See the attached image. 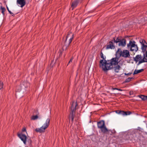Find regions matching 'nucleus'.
Masks as SVG:
<instances>
[{
  "instance_id": "1",
  "label": "nucleus",
  "mask_w": 147,
  "mask_h": 147,
  "mask_svg": "<svg viewBox=\"0 0 147 147\" xmlns=\"http://www.w3.org/2000/svg\"><path fill=\"white\" fill-rule=\"evenodd\" d=\"M140 42L141 44V49L142 52L143 53V58L141 55H138L135 57H134V61L136 63L139 61L138 65L143 62H147V43L146 41L143 39L140 40Z\"/></svg>"
},
{
  "instance_id": "2",
  "label": "nucleus",
  "mask_w": 147,
  "mask_h": 147,
  "mask_svg": "<svg viewBox=\"0 0 147 147\" xmlns=\"http://www.w3.org/2000/svg\"><path fill=\"white\" fill-rule=\"evenodd\" d=\"M118 60L119 59L117 57L113 58L110 60H105L104 62H103V60H100V67L104 71H107L113 69V66L118 64L119 63Z\"/></svg>"
},
{
  "instance_id": "3",
  "label": "nucleus",
  "mask_w": 147,
  "mask_h": 147,
  "mask_svg": "<svg viewBox=\"0 0 147 147\" xmlns=\"http://www.w3.org/2000/svg\"><path fill=\"white\" fill-rule=\"evenodd\" d=\"M74 34L71 32L68 33L66 37V40L65 42V45L63 47V50H66L69 45L72 41L73 38Z\"/></svg>"
},
{
  "instance_id": "4",
  "label": "nucleus",
  "mask_w": 147,
  "mask_h": 147,
  "mask_svg": "<svg viewBox=\"0 0 147 147\" xmlns=\"http://www.w3.org/2000/svg\"><path fill=\"white\" fill-rule=\"evenodd\" d=\"M50 119L49 118L47 119L45 123L40 128H36L35 131L36 132L42 133L45 131V129H47L49 125Z\"/></svg>"
},
{
  "instance_id": "5",
  "label": "nucleus",
  "mask_w": 147,
  "mask_h": 147,
  "mask_svg": "<svg viewBox=\"0 0 147 147\" xmlns=\"http://www.w3.org/2000/svg\"><path fill=\"white\" fill-rule=\"evenodd\" d=\"M136 42L134 41L130 40L127 45V48L129 49L131 51L136 52L138 50L137 45L135 44Z\"/></svg>"
},
{
  "instance_id": "6",
  "label": "nucleus",
  "mask_w": 147,
  "mask_h": 147,
  "mask_svg": "<svg viewBox=\"0 0 147 147\" xmlns=\"http://www.w3.org/2000/svg\"><path fill=\"white\" fill-rule=\"evenodd\" d=\"M97 123L98 128L100 129L101 131L103 133H105L109 131L105 125V122L104 121H100L98 122Z\"/></svg>"
},
{
  "instance_id": "7",
  "label": "nucleus",
  "mask_w": 147,
  "mask_h": 147,
  "mask_svg": "<svg viewBox=\"0 0 147 147\" xmlns=\"http://www.w3.org/2000/svg\"><path fill=\"white\" fill-rule=\"evenodd\" d=\"M18 136L23 142L24 144H26V141H27L29 146L31 145L32 140L31 139L27 138L26 136L25 135L23 134H18Z\"/></svg>"
},
{
  "instance_id": "8",
  "label": "nucleus",
  "mask_w": 147,
  "mask_h": 147,
  "mask_svg": "<svg viewBox=\"0 0 147 147\" xmlns=\"http://www.w3.org/2000/svg\"><path fill=\"white\" fill-rule=\"evenodd\" d=\"M120 55L126 58L129 57L130 56L129 51L127 50H124L122 51H121Z\"/></svg>"
},
{
  "instance_id": "9",
  "label": "nucleus",
  "mask_w": 147,
  "mask_h": 147,
  "mask_svg": "<svg viewBox=\"0 0 147 147\" xmlns=\"http://www.w3.org/2000/svg\"><path fill=\"white\" fill-rule=\"evenodd\" d=\"M77 105V104L76 101H72L71 103V111L75 112Z\"/></svg>"
},
{
  "instance_id": "10",
  "label": "nucleus",
  "mask_w": 147,
  "mask_h": 147,
  "mask_svg": "<svg viewBox=\"0 0 147 147\" xmlns=\"http://www.w3.org/2000/svg\"><path fill=\"white\" fill-rule=\"evenodd\" d=\"M122 64V62H120V61H119V63L117 65L114 67L115 72L116 73H118L119 72V70L120 69L121 67V66Z\"/></svg>"
},
{
  "instance_id": "11",
  "label": "nucleus",
  "mask_w": 147,
  "mask_h": 147,
  "mask_svg": "<svg viewBox=\"0 0 147 147\" xmlns=\"http://www.w3.org/2000/svg\"><path fill=\"white\" fill-rule=\"evenodd\" d=\"M17 4L21 7H22L26 4V1L24 0H17Z\"/></svg>"
},
{
  "instance_id": "12",
  "label": "nucleus",
  "mask_w": 147,
  "mask_h": 147,
  "mask_svg": "<svg viewBox=\"0 0 147 147\" xmlns=\"http://www.w3.org/2000/svg\"><path fill=\"white\" fill-rule=\"evenodd\" d=\"M115 48V46L113 45V41H110L109 43V44L107 45L106 47V49H114Z\"/></svg>"
},
{
  "instance_id": "13",
  "label": "nucleus",
  "mask_w": 147,
  "mask_h": 147,
  "mask_svg": "<svg viewBox=\"0 0 147 147\" xmlns=\"http://www.w3.org/2000/svg\"><path fill=\"white\" fill-rule=\"evenodd\" d=\"M79 1V0H75L72 2L71 5V7L72 8V10L77 6Z\"/></svg>"
},
{
  "instance_id": "14",
  "label": "nucleus",
  "mask_w": 147,
  "mask_h": 147,
  "mask_svg": "<svg viewBox=\"0 0 147 147\" xmlns=\"http://www.w3.org/2000/svg\"><path fill=\"white\" fill-rule=\"evenodd\" d=\"M126 44V40L125 39H122L119 41V45L124 47L125 46Z\"/></svg>"
},
{
  "instance_id": "15",
  "label": "nucleus",
  "mask_w": 147,
  "mask_h": 147,
  "mask_svg": "<svg viewBox=\"0 0 147 147\" xmlns=\"http://www.w3.org/2000/svg\"><path fill=\"white\" fill-rule=\"evenodd\" d=\"M118 113L123 115H130L131 114V112L130 111L125 112L123 111H120Z\"/></svg>"
},
{
  "instance_id": "16",
  "label": "nucleus",
  "mask_w": 147,
  "mask_h": 147,
  "mask_svg": "<svg viewBox=\"0 0 147 147\" xmlns=\"http://www.w3.org/2000/svg\"><path fill=\"white\" fill-rule=\"evenodd\" d=\"M75 112L74 111H71L70 113V115H69V118H71V121L73 122L74 121V118L75 117V115L74 114V113H75Z\"/></svg>"
},
{
  "instance_id": "17",
  "label": "nucleus",
  "mask_w": 147,
  "mask_h": 147,
  "mask_svg": "<svg viewBox=\"0 0 147 147\" xmlns=\"http://www.w3.org/2000/svg\"><path fill=\"white\" fill-rule=\"evenodd\" d=\"M139 97L141 98L143 100H147V96L142 95H139L138 96Z\"/></svg>"
},
{
  "instance_id": "18",
  "label": "nucleus",
  "mask_w": 147,
  "mask_h": 147,
  "mask_svg": "<svg viewBox=\"0 0 147 147\" xmlns=\"http://www.w3.org/2000/svg\"><path fill=\"white\" fill-rule=\"evenodd\" d=\"M143 69H140L138 70H135L134 71L133 73V74H137L139 73H140L144 71Z\"/></svg>"
},
{
  "instance_id": "19",
  "label": "nucleus",
  "mask_w": 147,
  "mask_h": 147,
  "mask_svg": "<svg viewBox=\"0 0 147 147\" xmlns=\"http://www.w3.org/2000/svg\"><path fill=\"white\" fill-rule=\"evenodd\" d=\"M121 39L118 38H117L116 40H115V38H113V40L114 42H115L117 43V42H119V41L121 40Z\"/></svg>"
},
{
  "instance_id": "20",
  "label": "nucleus",
  "mask_w": 147,
  "mask_h": 147,
  "mask_svg": "<svg viewBox=\"0 0 147 147\" xmlns=\"http://www.w3.org/2000/svg\"><path fill=\"white\" fill-rule=\"evenodd\" d=\"M100 56L101 58L102 59V60H103V61H104V60H105L106 57L104 56L102 52L100 53Z\"/></svg>"
},
{
  "instance_id": "21",
  "label": "nucleus",
  "mask_w": 147,
  "mask_h": 147,
  "mask_svg": "<svg viewBox=\"0 0 147 147\" xmlns=\"http://www.w3.org/2000/svg\"><path fill=\"white\" fill-rule=\"evenodd\" d=\"M38 117L37 115L32 116L31 117V119L33 120H35L37 119Z\"/></svg>"
},
{
  "instance_id": "22",
  "label": "nucleus",
  "mask_w": 147,
  "mask_h": 147,
  "mask_svg": "<svg viewBox=\"0 0 147 147\" xmlns=\"http://www.w3.org/2000/svg\"><path fill=\"white\" fill-rule=\"evenodd\" d=\"M133 78H128L125 80V82H130L131 81V79Z\"/></svg>"
},
{
  "instance_id": "23",
  "label": "nucleus",
  "mask_w": 147,
  "mask_h": 147,
  "mask_svg": "<svg viewBox=\"0 0 147 147\" xmlns=\"http://www.w3.org/2000/svg\"><path fill=\"white\" fill-rule=\"evenodd\" d=\"M3 82L0 80V90L3 88Z\"/></svg>"
},
{
  "instance_id": "24",
  "label": "nucleus",
  "mask_w": 147,
  "mask_h": 147,
  "mask_svg": "<svg viewBox=\"0 0 147 147\" xmlns=\"http://www.w3.org/2000/svg\"><path fill=\"white\" fill-rule=\"evenodd\" d=\"M29 85V84L28 83H26V82H24L23 84V85L24 86L25 88H27Z\"/></svg>"
},
{
  "instance_id": "25",
  "label": "nucleus",
  "mask_w": 147,
  "mask_h": 147,
  "mask_svg": "<svg viewBox=\"0 0 147 147\" xmlns=\"http://www.w3.org/2000/svg\"><path fill=\"white\" fill-rule=\"evenodd\" d=\"M1 12L4 15V12L5 10V7H1Z\"/></svg>"
},
{
  "instance_id": "26",
  "label": "nucleus",
  "mask_w": 147,
  "mask_h": 147,
  "mask_svg": "<svg viewBox=\"0 0 147 147\" xmlns=\"http://www.w3.org/2000/svg\"><path fill=\"white\" fill-rule=\"evenodd\" d=\"M6 7L8 11V12H9V13H11V14L12 13V12L9 9L8 7H7V5H6Z\"/></svg>"
},
{
  "instance_id": "27",
  "label": "nucleus",
  "mask_w": 147,
  "mask_h": 147,
  "mask_svg": "<svg viewBox=\"0 0 147 147\" xmlns=\"http://www.w3.org/2000/svg\"><path fill=\"white\" fill-rule=\"evenodd\" d=\"M73 57H72L71 59L69 61V62H68V64L72 62V61L73 60Z\"/></svg>"
},
{
  "instance_id": "28",
  "label": "nucleus",
  "mask_w": 147,
  "mask_h": 147,
  "mask_svg": "<svg viewBox=\"0 0 147 147\" xmlns=\"http://www.w3.org/2000/svg\"><path fill=\"white\" fill-rule=\"evenodd\" d=\"M133 94V92L132 91H130L129 92L130 95H132Z\"/></svg>"
},
{
  "instance_id": "29",
  "label": "nucleus",
  "mask_w": 147,
  "mask_h": 147,
  "mask_svg": "<svg viewBox=\"0 0 147 147\" xmlns=\"http://www.w3.org/2000/svg\"><path fill=\"white\" fill-rule=\"evenodd\" d=\"M131 74V73H128V74H126L125 73V75H130Z\"/></svg>"
},
{
  "instance_id": "30",
  "label": "nucleus",
  "mask_w": 147,
  "mask_h": 147,
  "mask_svg": "<svg viewBox=\"0 0 147 147\" xmlns=\"http://www.w3.org/2000/svg\"><path fill=\"white\" fill-rule=\"evenodd\" d=\"M116 90H117L119 91H123V90H122L121 89H120L119 88H117V89H116Z\"/></svg>"
},
{
  "instance_id": "31",
  "label": "nucleus",
  "mask_w": 147,
  "mask_h": 147,
  "mask_svg": "<svg viewBox=\"0 0 147 147\" xmlns=\"http://www.w3.org/2000/svg\"><path fill=\"white\" fill-rule=\"evenodd\" d=\"M26 131V129L25 128H23L22 129V131Z\"/></svg>"
},
{
  "instance_id": "32",
  "label": "nucleus",
  "mask_w": 147,
  "mask_h": 147,
  "mask_svg": "<svg viewBox=\"0 0 147 147\" xmlns=\"http://www.w3.org/2000/svg\"><path fill=\"white\" fill-rule=\"evenodd\" d=\"M117 88H112V89L113 90H116V89H117Z\"/></svg>"
},
{
  "instance_id": "33",
  "label": "nucleus",
  "mask_w": 147,
  "mask_h": 147,
  "mask_svg": "<svg viewBox=\"0 0 147 147\" xmlns=\"http://www.w3.org/2000/svg\"><path fill=\"white\" fill-rule=\"evenodd\" d=\"M11 14V15L12 16H14L15 15L13 13H10Z\"/></svg>"
},
{
  "instance_id": "34",
  "label": "nucleus",
  "mask_w": 147,
  "mask_h": 147,
  "mask_svg": "<svg viewBox=\"0 0 147 147\" xmlns=\"http://www.w3.org/2000/svg\"><path fill=\"white\" fill-rule=\"evenodd\" d=\"M119 50H120V49H118V51H117V53L118 51H119Z\"/></svg>"
},
{
  "instance_id": "35",
  "label": "nucleus",
  "mask_w": 147,
  "mask_h": 147,
  "mask_svg": "<svg viewBox=\"0 0 147 147\" xmlns=\"http://www.w3.org/2000/svg\"><path fill=\"white\" fill-rule=\"evenodd\" d=\"M16 13V14L17 13Z\"/></svg>"
}]
</instances>
